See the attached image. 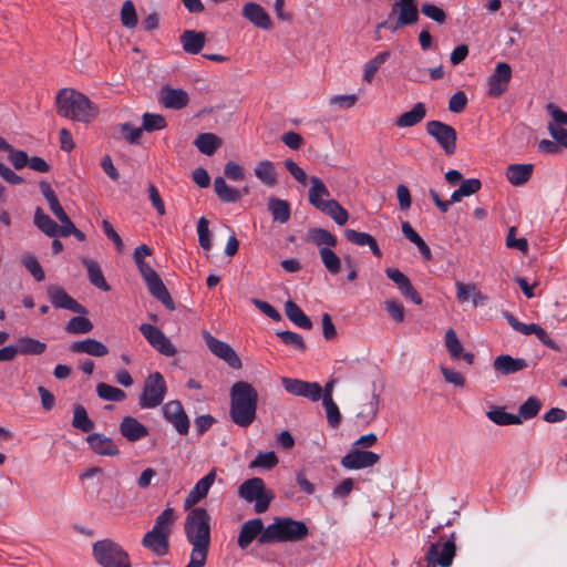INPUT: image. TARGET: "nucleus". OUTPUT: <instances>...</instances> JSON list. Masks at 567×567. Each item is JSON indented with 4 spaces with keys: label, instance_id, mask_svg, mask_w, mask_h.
<instances>
[{
    "label": "nucleus",
    "instance_id": "63",
    "mask_svg": "<svg viewBox=\"0 0 567 567\" xmlns=\"http://www.w3.org/2000/svg\"><path fill=\"white\" fill-rule=\"evenodd\" d=\"M357 101L358 96L355 94H340L331 96L329 103L339 109H350L354 106Z\"/></svg>",
    "mask_w": 567,
    "mask_h": 567
},
{
    "label": "nucleus",
    "instance_id": "18",
    "mask_svg": "<svg viewBox=\"0 0 567 567\" xmlns=\"http://www.w3.org/2000/svg\"><path fill=\"white\" fill-rule=\"evenodd\" d=\"M385 275L389 279H391L398 287L401 295L414 302L415 305L422 303V298L414 289L411 284V280L398 268H386Z\"/></svg>",
    "mask_w": 567,
    "mask_h": 567
},
{
    "label": "nucleus",
    "instance_id": "62",
    "mask_svg": "<svg viewBox=\"0 0 567 567\" xmlns=\"http://www.w3.org/2000/svg\"><path fill=\"white\" fill-rule=\"evenodd\" d=\"M383 308L388 315L398 323L404 320V307L396 300H385Z\"/></svg>",
    "mask_w": 567,
    "mask_h": 567
},
{
    "label": "nucleus",
    "instance_id": "25",
    "mask_svg": "<svg viewBox=\"0 0 567 567\" xmlns=\"http://www.w3.org/2000/svg\"><path fill=\"white\" fill-rule=\"evenodd\" d=\"M527 362L522 358H513L508 354H502L495 358L494 369L503 375L514 374L527 368Z\"/></svg>",
    "mask_w": 567,
    "mask_h": 567
},
{
    "label": "nucleus",
    "instance_id": "57",
    "mask_svg": "<svg viewBox=\"0 0 567 567\" xmlns=\"http://www.w3.org/2000/svg\"><path fill=\"white\" fill-rule=\"evenodd\" d=\"M122 137L131 144H137L143 135V128L124 123L118 126Z\"/></svg>",
    "mask_w": 567,
    "mask_h": 567
},
{
    "label": "nucleus",
    "instance_id": "24",
    "mask_svg": "<svg viewBox=\"0 0 567 567\" xmlns=\"http://www.w3.org/2000/svg\"><path fill=\"white\" fill-rule=\"evenodd\" d=\"M188 94L182 89L164 86L159 92V102L172 110H182L188 104Z\"/></svg>",
    "mask_w": 567,
    "mask_h": 567
},
{
    "label": "nucleus",
    "instance_id": "13",
    "mask_svg": "<svg viewBox=\"0 0 567 567\" xmlns=\"http://www.w3.org/2000/svg\"><path fill=\"white\" fill-rule=\"evenodd\" d=\"M47 292L54 308L65 309L79 315H87L86 308L69 296L62 287L50 285L47 288Z\"/></svg>",
    "mask_w": 567,
    "mask_h": 567
},
{
    "label": "nucleus",
    "instance_id": "50",
    "mask_svg": "<svg viewBox=\"0 0 567 567\" xmlns=\"http://www.w3.org/2000/svg\"><path fill=\"white\" fill-rule=\"evenodd\" d=\"M17 348L19 353L22 354H42L47 349V344L37 339L23 337L18 340Z\"/></svg>",
    "mask_w": 567,
    "mask_h": 567
},
{
    "label": "nucleus",
    "instance_id": "60",
    "mask_svg": "<svg viewBox=\"0 0 567 567\" xmlns=\"http://www.w3.org/2000/svg\"><path fill=\"white\" fill-rule=\"evenodd\" d=\"M278 464V457L274 452L259 453L251 462L250 467L270 470Z\"/></svg>",
    "mask_w": 567,
    "mask_h": 567
},
{
    "label": "nucleus",
    "instance_id": "39",
    "mask_svg": "<svg viewBox=\"0 0 567 567\" xmlns=\"http://www.w3.org/2000/svg\"><path fill=\"white\" fill-rule=\"evenodd\" d=\"M285 312L287 318L299 328L307 330L312 328L311 320L305 315L302 309L296 302L288 300L285 303Z\"/></svg>",
    "mask_w": 567,
    "mask_h": 567
},
{
    "label": "nucleus",
    "instance_id": "43",
    "mask_svg": "<svg viewBox=\"0 0 567 567\" xmlns=\"http://www.w3.org/2000/svg\"><path fill=\"white\" fill-rule=\"evenodd\" d=\"M109 567H132L128 554L109 540Z\"/></svg>",
    "mask_w": 567,
    "mask_h": 567
},
{
    "label": "nucleus",
    "instance_id": "2",
    "mask_svg": "<svg viewBox=\"0 0 567 567\" xmlns=\"http://www.w3.org/2000/svg\"><path fill=\"white\" fill-rule=\"evenodd\" d=\"M55 105L60 116L75 122L90 123L99 114L97 106L74 89H61L56 94Z\"/></svg>",
    "mask_w": 567,
    "mask_h": 567
},
{
    "label": "nucleus",
    "instance_id": "36",
    "mask_svg": "<svg viewBox=\"0 0 567 567\" xmlns=\"http://www.w3.org/2000/svg\"><path fill=\"white\" fill-rule=\"evenodd\" d=\"M308 239L316 245L319 250L328 247L331 249L337 246V237L323 228H311L308 230Z\"/></svg>",
    "mask_w": 567,
    "mask_h": 567
},
{
    "label": "nucleus",
    "instance_id": "17",
    "mask_svg": "<svg viewBox=\"0 0 567 567\" xmlns=\"http://www.w3.org/2000/svg\"><path fill=\"white\" fill-rule=\"evenodd\" d=\"M505 318L509 326L517 332H520L525 336L535 334L540 342L550 349H557V346L553 339L549 338L548 333L536 323H523L516 319L512 313H506Z\"/></svg>",
    "mask_w": 567,
    "mask_h": 567
},
{
    "label": "nucleus",
    "instance_id": "37",
    "mask_svg": "<svg viewBox=\"0 0 567 567\" xmlns=\"http://www.w3.org/2000/svg\"><path fill=\"white\" fill-rule=\"evenodd\" d=\"M254 172L256 177L266 186L272 187L277 184V172L272 162L265 159L257 163Z\"/></svg>",
    "mask_w": 567,
    "mask_h": 567
},
{
    "label": "nucleus",
    "instance_id": "7",
    "mask_svg": "<svg viewBox=\"0 0 567 567\" xmlns=\"http://www.w3.org/2000/svg\"><path fill=\"white\" fill-rule=\"evenodd\" d=\"M166 382L159 372L151 373L143 386L138 404L142 409H154L162 404L166 395Z\"/></svg>",
    "mask_w": 567,
    "mask_h": 567
},
{
    "label": "nucleus",
    "instance_id": "5",
    "mask_svg": "<svg viewBox=\"0 0 567 567\" xmlns=\"http://www.w3.org/2000/svg\"><path fill=\"white\" fill-rule=\"evenodd\" d=\"M238 496L247 503H254V509L258 514L265 513L275 498V494L266 488L260 477H252L240 484Z\"/></svg>",
    "mask_w": 567,
    "mask_h": 567
},
{
    "label": "nucleus",
    "instance_id": "22",
    "mask_svg": "<svg viewBox=\"0 0 567 567\" xmlns=\"http://www.w3.org/2000/svg\"><path fill=\"white\" fill-rule=\"evenodd\" d=\"M392 13H399L393 31L401 27L413 24L419 19V11L414 0H399L392 6Z\"/></svg>",
    "mask_w": 567,
    "mask_h": 567
},
{
    "label": "nucleus",
    "instance_id": "27",
    "mask_svg": "<svg viewBox=\"0 0 567 567\" xmlns=\"http://www.w3.org/2000/svg\"><path fill=\"white\" fill-rule=\"evenodd\" d=\"M168 535L154 529L147 532L142 540L144 547L154 551L157 556H164L168 553Z\"/></svg>",
    "mask_w": 567,
    "mask_h": 567
},
{
    "label": "nucleus",
    "instance_id": "59",
    "mask_svg": "<svg viewBox=\"0 0 567 567\" xmlns=\"http://www.w3.org/2000/svg\"><path fill=\"white\" fill-rule=\"evenodd\" d=\"M86 442L91 450L100 455H106V437L101 433H87Z\"/></svg>",
    "mask_w": 567,
    "mask_h": 567
},
{
    "label": "nucleus",
    "instance_id": "15",
    "mask_svg": "<svg viewBox=\"0 0 567 567\" xmlns=\"http://www.w3.org/2000/svg\"><path fill=\"white\" fill-rule=\"evenodd\" d=\"M163 415L167 422L174 425L176 431L185 435L189 430V420L179 401L173 400L163 406Z\"/></svg>",
    "mask_w": 567,
    "mask_h": 567
},
{
    "label": "nucleus",
    "instance_id": "54",
    "mask_svg": "<svg viewBox=\"0 0 567 567\" xmlns=\"http://www.w3.org/2000/svg\"><path fill=\"white\" fill-rule=\"evenodd\" d=\"M121 22L123 27L131 30L137 25L138 19L134 3L131 0H126L121 9Z\"/></svg>",
    "mask_w": 567,
    "mask_h": 567
},
{
    "label": "nucleus",
    "instance_id": "51",
    "mask_svg": "<svg viewBox=\"0 0 567 567\" xmlns=\"http://www.w3.org/2000/svg\"><path fill=\"white\" fill-rule=\"evenodd\" d=\"M84 316L85 315H81L71 318L65 326V331L70 334H85L91 332L93 329V324Z\"/></svg>",
    "mask_w": 567,
    "mask_h": 567
},
{
    "label": "nucleus",
    "instance_id": "56",
    "mask_svg": "<svg viewBox=\"0 0 567 567\" xmlns=\"http://www.w3.org/2000/svg\"><path fill=\"white\" fill-rule=\"evenodd\" d=\"M322 404L326 410L328 424L333 429L338 427L341 422V414L338 405L333 399L323 400Z\"/></svg>",
    "mask_w": 567,
    "mask_h": 567
},
{
    "label": "nucleus",
    "instance_id": "9",
    "mask_svg": "<svg viewBox=\"0 0 567 567\" xmlns=\"http://www.w3.org/2000/svg\"><path fill=\"white\" fill-rule=\"evenodd\" d=\"M203 338L209 351L218 359L225 361L233 369L241 368V360L236 351L226 342L218 340L207 330L203 331Z\"/></svg>",
    "mask_w": 567,
    "mask_h": 567
},
{
    "label": "nucleus",
    "instance_id": "14",
    "mask_svg": "<svg viewBox=\"0 0 567 567\" xmlns=\"http://www.w3.org/2000/svg\"><path fill=\"white\" fill-rule=\"evenodd\" d=\"M512 79V68L506 62H498L494 72L487 80L488 95L492 97H501L507 90Z\"/></svg>",
    "mask_w": 567,
    "mask_h": 567
},
{
    "label": "nucleus",
    "instance_id": "32",
    "mask_svg": "<svg viewBox=\"0 0 567 567\" xmlns=\"http://www.w3.org/2000/svg\"><path fill=\"white\" fill-rule=\"evenodd\" d=\"M425 115V106L423 103L419 102L414 104V106L410 111H406L399 117H396L395 125L398 127H412L422 122Z\"/></svg>",
    "mask_w": 567,
    "mask_h": 567
},
{
    "label": "nucleus",
    "instance_id": "35",
    "mask_svg": "<svg viewBox=\"0 0 567 567\" xmlns=\"http://www.w3.org/2000/svg\"><path fill=\"white\" fill-rule=\"evenodd\" d=\"M318 209L328 215L339 226L348 221V212L336 199H326L324 204H321Z\"/></svg>",
    "mask_w": 567,
    "mask_h": 567
},
{
    "label": "nucleus",
    "instance_id": "19",
    "mask_svg": "<svg viewBox=\"0 0 567 567\" xmlns=\"http://www.w3.org/2000/svg\"><path fill=\"white\" fill-rule=\"evenodd\" d=\"M243 17L254 27L261 30H270L272 22L269 13L257 2H247L241 9Z\"/></svg>",
    "mask_w": 567,
    "mask_h": 567
},
{
    "label": "nucleus",
    "instance_id": "1",
    "mask_svg": "<svg viewBox=\"0 0 567 567\" xmlns=\"http://www.w3.org/2000/svg\"><path fill=\"white\" fill-rule=\"evenodd\" d=\"M229 417L240 427H248L256 419L258 393L246 381H237L230 388Z\"/></svg>",
    "mask_w": 567,
    "mask_h": 567
},
{
    "label": "nucleus",
    "instance_id": "48",
    "mask_svg": "<svg viewBox=\"0 0 567 567\" xmlns=\"http://www.w3.org/2000/svg\"><path fill=\"white\" fill-rule=\"evenodd\" d=\"M175 522V511L172 507L165 508L156 518L152 529L171 535Z\"/></svg>",
    "mask_w": 567,
    "mask_h": 567
},
{
    "label": "nucleus",
    "instance_id": "16",
    "mask_svg": "<svg viewBox=\"0 0 567 567\" xmlns=\"http://www.w3.org/2000/svg\"><path fill=\"white\" fill-rule=\"evenodd\" d=\"M85 495L90 499H95L100 496L101 487L105 482L104 470L99 466L91 467L80 475Z\"/></svg>",
    "mask_w": 567,
    "mask_h": 567
},
{
    "label": "nucleus",
    "instance_id": "28",
    "mask_svg": "<svg viewBox=\"0 0 567 567\" xmlns=\"http://www.w3.org/2000/svg\"><path fill=\"white\" fill-rule=\"evenodd\" d=\"M120 430L130 442H136L148 435V429L132 416H125L122 420Z\"/></svg>",
    "mask_w": 567,
    "mask_h": 567
},
{
    "label": "nucleus",
    "instance_id": "42",
    "mask_svg": "<svg viewBox=\"0 0 567 567\" xmlns=\"http://www.w3.org/2000/svg\"><path fill=\"white\" fill-rule=\"evenodd\" d=\"M391 56L390 51L379 52L374 58L369 60L363 66V81L371 83L379 68Z\"/></svg>",
    "mask_w": 567,
    "mask_h": 567
},
{
    "label": "nucleus",
    "instance_id": "29",
    "mask_svg": "<svg viewBox=\"0 0 567 567\" xmlns=\"http://www.w3.org/2000/svg\"><path fill=\"white\" fill-rule=\"evenodd\" d=\"M183 50L189 54H197L205 45L206 38L204 32L195 30H185L181 38Z\"/></svg>",
    "mask_w": 567,
    "mask_h": 567
},
{
    "label": "nucleus",
    "instance_id": "58",
    "mask_svg": "<svg viewBox=\"0 0 567 567\" xmlns=\"http://www.w3.org/2000/svg\"><path fill=\"white\" fill-rule=\"evenodd\" d=\"M198 241L203 249L209 250L212 248L210 231L208 228V220L200 217L197 224Z\"/></svg>",
    "mask_w": 567,
    "mask_h": 567
},
{
    "label": "nucleus",
    "instance_id": "3",
    "mask_svg": "<svg viewBox=\"0 0 567 567\" xmlns=\"http://www.w3.org/2000/svg\"><path fill=\"white\" fill-rule=\"evenodd\" d=\"M309 528L302 520L287 516H277L269 524L260 538V545L272 543H298L306 539Z\"/></svg>",
    "mask_w": 567,
    "mask_h": 567
},
{
    "label": "nucleus",
    "instance_id": "55",
    "mask_svg": "<svg viewBox=\"0 0 567 567\" xmlns=\"http://www.w3.org/2000/svg\"><path fill=\"white\" fill-rule=\"evenodd\" d=\"M276 334L282 340L287 346L293 347L300 351L306 350V343L303 338L296 332L288 330H278Z\"/></svg>",
    "mask_w": 567,
    "mask_h": 567
},
{
    "label": "nucleus",
    "instance_id": "64",
    "mask_svg": "<svg viewBox=\"0 0 567 567\" xmlns=\"http://www.w3.org/2000/svg\"><path fill=\"white\" fill-rule=\"evenodd\" d=\"M421 11L424 16L437 23H443L446 20L445 12L435 4L425 3L422 6Z\"/></svg>",
    "mask_w": 567,
    "mask_h": 567
},
{
    "label": "nucleus",
    "instance_id": "53",
    "mask_svg": "<svg viewBox=\"0 0 567 567\" xmlns=\"http://www.w3.org/2000/svg\"><path fill=\"white\" fill-rule=\"evenodd\" d=\"M542 409V402L536 396H529L523 404H520L518 409L517 416H520V420H530L535 417Z\"/></svg>",
    "mask_w": 567,
    "mask_h": 567
},
{
    "label": "nucleus",
    "instance_id": "11",
    "mask_svg": "<svg viewBox=\"0 0 567 567\" xmlns=\"http://www.w3.org/2000/svg\"><path fill=\"white\" fill-rule=\"evenodd\" d=\"M140 331L147 342L159 353L166 357H173L177 350L172 341L156 326L142 323Z\"/></svg>",
    "mask_w": 567,
    "mask_h": 567
},
{
    "label": "nucleus",
    "instance_id": "45",
    "mask_svg": "<svg viewBox=\"0 0 567 567\" xmlns=\"http://www.w3.org/2000/svg\"><path fill=\"white\" fill-rule=\"evenodd\" d=\"M34 225L49 237H56L58 224L38 207L34 213Z\"/></svg>",
    "mask_w": 567,
    "mask_h": 567
},
{
    "label": "nucleus",
    "instance_id": "33",
    "mask_svg": "<svg viewBox=\"0 0 567 567\" xmlns=\"http://www.w3.org/2000/svg\"><path fill=\"white\" fill-rule=\"evenodd\" d=\"M311 187L309 188V203L319 208L321 204H324L326 199H330V192L324 183L317 176L310 177Z\"/></svg>",
    "mask_w": 567,
    "mask_h": 567
},
{
    "label": "nucleus",
    "instance_id": "23",
    "mask_svg": "<svg viewBox=\"0 0 567 567\" xmlns=\"http://www.w3.org/2000/svg\"><path fill=\"white\" fill-rule=\"evenodd\" d=\"M380 460V456L371 451H352L346 454L341 460V465L348 470H360L373 466Z\"/></svg>",
    "mask_w": 567,
    "mask_h": 567
},
{
    "label": "nucleus",
    "instance_id": "61",
    "mask_svg": "<svg viewBox=\"0 0 567 567\" xmlns=\"http://www.w3.org/2000/svg\"><path fill=\"white\" fill-rule=\"evenodd\" d=\"M23 266L34 277L37 281H42L45 278L44 270L42 269L38 259L33 256H25L22 260Z\"/></svg>",
    "mask_w": 567,
    "mask_h": 567
},
{
    "label": "nucleus",
    "instance_id": "38",
    "mask_svg": "<svg viewBox=\"0 0 567 567\" xmlns=\"http://www.w3.org/2000/svg\"><path fill=\"white\" fill-rule=\"evenodd\" d=\"M267 207L275 221L285 224L290 219V206L287 200L270 197Z\"/></svg>",
    "mask_w": 567,
    "mask_h": 567
},
{
    "label": "nucleus",
    "instance_id": "34",
    "mask_svg": "<svg viewBox=\"0 0 567 567\" xmlns=\"http://www.w3.org/2000/svg\"><path fill=\"white\" fill-rule=\"evenodd\" d=\"M71 424L75 430L83 433H90L95 429L94 421L90 419L86 409L80 403L73 405Z\"/></svg>",
    "mask_w": 567,
    "mask_h": 567
},
{
    "label": "nucleus",
    "instance_id": "47",
    "mask_svg": "<svg viewBox=\"0 0 567 567\" xmlns=\"http://www.w3.org/2000/svg\"><path fill=\"white\" fill-rule=\"evenodd\" d=\"M82 262L87 269V275L91 284H93L95 287L100 289L106 290V280L103 276L100 265L96 261L89 258H83Z\"/></svg>",
    "mask_w": 567,
    "mask_h": 567
},
{
    "label": "nucleus",
    "instance_id": "12",
    "mask_svg": "<svg viewBox=\"0 0 567 567\" xmlns=\"http://www.w3.org/2000/svg\"><path fill=\"white\" fill-rule=\"evenodd\" d=\"M285 390L293 395L307 398L313 402L321 399L322 388L317 382H307L299 379L284 377L281 379Z\"/></svg>",
    "mask_w": 567,
    "mask_h": 567
},
{
    "label": "nucleus",
    "instance_id": "21",
    "mask_svg": "<svg viewBox=\"0 0 567 567\" xmlns=\"http://www.w3.org/2000/svg\"><path fill=\"white\" fill-rule=\"evenodd\" d=\"M216 480V470H210L204 477H202L195 486L189 491L187 496L184 499V507L186 509L199 503L203 498H205L215 483Z\"/></svg>",
    "mask_w": 567,
    "mask_h": 567
},
{
    "label": "nucleus",
    "instance_id": "30",
    "mask_svg": "<svg viewBox=\"0 0 567 567\" xmlns=\"http://www.w3.org/2000/svg\"><path fill=\"white\" fill-rule=\"evenodd\" d=\"M533 164H512L506 169V178L514 186L526 184L532 177Z\"/></svg>",
    "mask_w": 567,
    "mask_h": 567
},
{
    "label": "nucleus",
    "instance_id": "41",
    "mask_svg": "<svg viewBox=\"0 0 567 567\" xmlns=\"http://www.w3.org/2000/svg\"><path fill=\"white\" fill-rule=\"evenodd\" d=\"M214 189L218 198L224 203H235L241 198L240 190L227 185L223 177L215 178Z\"/></svg>",
    "mask_w": 567,
    "mask_h": 567
},
{
    "label": "nucleus",
    "instance_id": "10",
    "mask_svg": "<svg viewBox=\"0 0 567 567\" xmlns=\"http://www.w3.org/2000/svg\"><path fill=\"white\" fill-rule=\"evenodd\" d=\"M454 535L443 544H432L426 553L427 567H450L455 556Z\"/></svg>",
    "mask_w": 567,
    "mask_h": 567
},
{
    "label": "nucleus",
    "instance_id": "40",
    "mask_svg": "<svg viewBox=\"0 0 567 567\" xmlns=\"http://www.w3.org/2000/svg\"><path fill=\"white\" fill-rule=\"evenodd\" d=\"M194 145L205 155H213L221 145V141L213 133H200L194 141Z\"/></svg>",
    "mask_w": 567,
    "mask_h": 567
},
{
    "label": "nucleus",
    "instance_id": "26",
    "mask_svg": "<svg viewBox=\"0 0 567 567\" xmlns=\"http://www.w3.org/2000/svg\"><path fill=\"white\" fill-rule=\"evenodd\" d=\"M445 347L452 360L463 359L467 364L474 362V354L471 352H463V344L456 336V332L450 328L445 332Z\"/></svg>",
    "mask_w": 567,
    "mask_h": 567
},
{
    "label": "nucleus",
    "instance_id": "20",
    "mask_svg": "<svg viewBox=\"0 0 567 567\" xmlns=\"http://www.w3.org/2000/svg\"><path fill=\"white\" fill-rule=\"evenodd\" d=\"M265 529L266 527L264 526L261 518H251L246 520L239 530L237 540L238 546L241 549H246L255 539L260 544V538L262 537Z\"/></svg>",
    "mask_w": 567,
    "mask_h": 567
},
{
    "label": "nucleus",
    "instance_id": "6",
    "mask_svg": "<svg viewBox=\"0 0 567 567\" xmlns=\"http://www.w3.org/2000/svg\"><path fill=\"white\" fill-rule=\"evenodd\" d=\"M136 267L143 277L150 292L159 300L168 310H174V301L154 268L145 260H135Z\"/></svg>",
    "mask_w": 567,
    "mask_h": 567
},
{
    "label": "nucleus",
    "instance_id": "49",
    "mask_svg": "<svg viewBox=\"0 0 567 567\" xmlns=\"http://www.w3.org/2000/svg\"><path fill=\"white\" fill-rule=\"evenodd\" d=\"M319 255L324 268L329 274L338 275L340 272L341 259L332 249H328V247L322 248L319 250Z\"/></svg>",
    "mask_w": 567,
    "mask_h": 567
},
{
    "label": "nucleus",
    "instance_id": "52",
    "mask_svg": "<svg viewBox=\"0 0 567 567\" xmlns=\"http://www.w3.org/2000/svg\"><path fill=\"white\" fill-rule=\"evenodd\" d=\"M166 125V120L161 114L146 112L142 116V128L148 133L164 130Z\"/></svg>",
    "mask_w": 567,
    "mask_h": 567
},
{
    "label": "nucleus",
    "instance_id": "8",
    "mask_svg": "<svg viewBox=\"0 0 567 567\" xmlns=\"http://www.w3.org/2000/svg\"><path fill=\"white\" fill-rule=\"evenodd\" d=\"M426 133L432 136L447 155L456 151V131L449 124L441 121H429L426 123Z\"/></svg>",
    "mask_w": 567,
    "mask_h": 567
},
{
    "label": "nucleus",
    "instance_id": "46",
    "mask_svg": "<svg viewBox=\"0 0 567 567\" xmlns=\"http://www.w3.org/2000/svg\"><path fill=\"white\" fill-rule=\"evenodd\" d=\"M380 398L379 394L372 393L371 400L363 404L361 410L357 413V419L364 424L371 423L379 413Z\"/></svg>",
    "mask_w": 567,
    "mask_h": 567
},
{
    "label": "nucleus",
    "instance_id": "44",
    "mask_svg": "<svg viewBox=\"0 0 567 567\" xmlns=\"http://www.w3.org/2000/svg\"><path fill=\"white\" fill-rule=\"evenodd\" d=\"M488 420L497 425H518L522 424L520 416L506 412L503 408H496L486 413Z\"/></svg>",
    "mask_w": 567,
    "mask_h": 567
},
{
    "label": "nucleus",
    "instance_id": "31",
    "mask_svg": "<svg viewBox=\"0 0 567 567\" xmlns=\"http://www.w3.org/2000/svg\"><path fill=\"white\" fill-rule=\"evenodd\" d=\"M70 350L73 353H86L95 357H103L106 354V346L94 339H85L81 341H74L70 344Z\"/></svg>",
    "mask_w": 567,
    "mask_h": 567
},
{
    "label": "nucleus",
    "instance_id": "4",
    "mask_svg": "<svg viewBox=\"0 0 567 567\" xmlns=\"http://www.w3.org/2000/svg\"><path fill=\"white\" fill-rule=\"evenodd\" d=\"M184 530L193 549L208 551L210 545V516L205 508L195 507L188 512Z\"/></svg>",
    "mask_w": 567,
    "mask_h": 567
}]
</instances>
